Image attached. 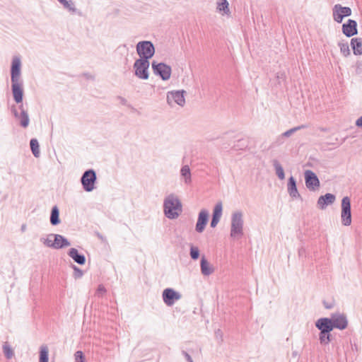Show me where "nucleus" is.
<instances>
[{
    "label": "nucleus",
    "mask_w": 362,
    "mask_h": 362,
    "mask_svg": "<svg viewBox=\"0 0 362 362\" xmlns=\"http://www.w3.org/2000/svg\"><path fill=\"white\" fill-rule=\"evenodd\" d=\"M323 305H324V307L326 309H332L334 307V303L333 302L328 303V302L324 300L323 301Z\"/></svg>",
    "instance_id": "obj_42"
},
{
    "label": "nucleus",
    "mask_w": 362,
    "mask_h": 362,
    "mask_svg": "<svg viewBox=\"0 0 362 362\" xmlns=\"http://www.w3.org/2000/svg\"><path fill=\"white\" fill-rule=\"evenodd\" d=\"M305 182L306 187L310 191H316L320 186V180L317 175L310 170H305L304 173Z\"/></svg>",
    "instance_id": "obj_9"
},
{
    "label": "nucleus",
    "mask_w": 362,
    "mask_h": 362,
    "mask_svg": "<svg viewBox=\"0 0 362 362\" xmlns=\"http://www.w3.org/2000/svg\"><path fill=\"white\" fill-rule=\"evenodd\" d=\"M342 33L347 37H351L357 35V22L353 19H349L345 23L342 25Z\"/></svg>",
    "instance_id": "obj_17"
},
{
    "label": "nucleus",
    "mask_w": 362,
    "mask_h": 362,
    "mask_svg": "<svg viewBox=\"0 0 362 362\" xmlns=\"http://www.w3.org/2000/svg\"><path fill=\"white\" fill-rule=\"evenodd\" d=\"M243 212L235 211L231 216V226L230 235L233 238L242 237L243 235Z\"/></svg>",
    "instance_id": "obj_2"
},
{
    "label": "nucleus",
    "mask_w": 362,
    "mask_h": 362,
    "mask_svg": "<svg viewBox=\"0 0 362 362\" xmlns=\"http://www.w3.org/2000/svg\"><path fill=\"white\" fill-rule=\"evenodd\" d=\"M182 211V205L178 197L174 194L168 195L163 201V212L169 219H175Z\"/></svg>",
    "instance_id": "obj_1"
},
{
    "label": "nucleus",
    "mask_w": 362,
    "mask_h": 362,
    "mask_svg": "<svg viewBox=\"0 0 362 362\" xmlns=\"http://www.w3.org/2000/svg\"><path fill=\"white\" fill-rule=\"evenodd\" d=\"M215 334H216V337H220L221 338H222V332H221V329H217L215 332Z\"/></svg>",
    "instance_id": "obj_45"
},
{
    "label": "nucleus",
    "mask_w": 362,
    "mask_h": 362,
    "mask_svg": "<svg viewBox=\"0 0 362 362\" xmlns=\"http://www.w3.org/2000/svg\"><path fill=\"white\" fill-rule=\"evenodd\" d=\"M355 124L357 127L362 129V115L356 119Z\"/></svg>",
    "instance_id": "obj_43"
},
{
    "label": "nucleus",
    "mask_w": 362,
    "mask_h": 362,
    "mask_svg": "<svg viewBox=\"0 0 362 362\" xmlns=\"http://www.w3.org/2000/svg\"><path fill=\"white\" fill-rule=\"evenodd\" d=\"M3 351H4V355L6 356V357L8 359H10L13 357V351L11 349V346L8 344L7 342L4 343L3 345Z\"/></svg>",
    "instance_id": "obj_35"
},
{
    "label": "nucleus",
    "mask_w": 362,
    "mask_h": 362,
    "mask_svg": "<svg viewBox=\"0 0 362 362\" xmlns=\"http://www.w3.org/2000/svg\"><path fill=\"white\" fill-rule=\"evenodd\" d=\"M71 267L74 269L73 276L75 279H80L83 276V272L82 269H81L80 268H78V267H76L74 264H71Z\"/></svg>",
    "instance_id": "obj_36"
},
{
    "label": "nucleus",
    "mask_w": 362,
    "mask_h": 362,
    "mask_svg": "<svg viewBox=\"0 0 362 362\" xmlns=\"http://www.w3.org/2000/svg\"><path fill=\"white\" fill-rule=\"evenodd\" d=\"M209 222V211L203 209H202L199 214L197 218V221L195 226V230L199 233H202L207 225Z\"/></svg>",
    "instance_id": "obj_16"
},
{
    "label": "nucleus",
    "mask_w": 362,
    "mask_h": 362,
    "mask_svg": "<svg viewBox=\"0 0 362 362\" xmlns=\"http://www.w3.org/2000/svg\"><path fill=\"white\" fill-rule=\"evenodd\" d=\"M118 99L120 100V102H121V103H122V105H126V103H127V100H126L124 98L121 97V96H119V97H118Z\"/></svg>",
    "instance_id": "obj_44"
},
{
    "label": "nucleus",
    "mask_w": 362,
    "mask_h": 362,
    "mask_svg": "<svg viewBox=\"0 0 362 362\" xmlns=\"http://www.w3.org/2000/svg\"><path fill=\"white\" fill-rule=\"evenodd\" d=\"M68 255L70 257L73 259V260L80 264L83 265L86 263V257L84 255L78 252V250L74 247H71L69 250Z\"/></svg>",
    "instance_id": "obj_23"
},
{
    "label": "nucleus",
    "mask_w": 362,
    "mask_h": 362,
    "mask_svg": "<svg viewBox=\"0 0 362 362\" xmlns=\"http://www.w3.org/2000/svg\"><path fill=\"white\" fill-rule=\"evenodd\" d=\"M334 329L344 330L348 327V319L345 314L339 312L332 313L330 315Z\"/></svg>",
    "instance_id": "obj_13"
},
{
    "label": "nucleus",
    "mask_w": 362,
    "mask_h": 362,
    "mask_svg": "<svg viewBox=\"0 0 362 362\" xmlns=\"http://www.w3.org/2000/svg\"><path fill=\"white\" fill-rule=\"evenodd\" d=\"M22 80L21 61L18 56H14L11 66V81Z\"/></svg>",
    "instance_id": "obj_14"
},
{
    "label": "nucleus",
    "mask_w": 362,
    "mask_h": 362,
    "mask_svg": "<svg viewBox=\"0 0 362 362\" xmlns=\"http://www.w3.org/2000/svg\"><path fill=\"white\" fill-rule=\"evenodd\" d=\"M284 73H278L277 74V78H284Z\"/></svg>",
    "instance_id": "obj_47"
},
{
    "label": "nucleus",
    "mask_w": 362,
    "mask_h": 362,
    "mask_svg": "<svg viewBox=\"0 0 362 362\" xmlns=\"http://www.w3.org/2000/svg\"><path fill=\"white\" fill-rule=\"evenodd\" d=\"M23 80L11 81V90L13 100L16 103H21L23 99Z\"/></svg>",
    "instance_id": "obj_15"
},
{
    "label": "nucleus",
    "mask_w": 362,
    "mask_h": 362,
    "mask_svg": "<svg viewBox=\"0 0 362 362\" xmlns=\"http://www.w3.org/2000/svg\"><path fill=\"white\" fill-rule=\"evenodd\" d=\"M200 267L202 274L204 276H209L214 272L213 267L210 265L209 262L204 256L202 257L200 261Z\"/></svg>",
    "instance_id": "obj_24"
},
{
    "label": "nucleus",
    "mask_w": 362,
    "mask_h": 362,
    "mask_svg": "<svg viewBox=\"0 0 362 362\" xmlns=\"http://www.w3.org/2000/svg\"><path fill=\"white\" fill-rule=\"evenodd\" d=\"M49 222L51 225L54 226H57L61 223L59 218V209L57 205L52 208L49 216Z\"/></svg>",
    "instance_id": "obj_26"
},
{
    "label": "nucleus",
    "mask_w": 362,
    "mask_h": 362,
    "mask_svg": "<svg viewBox=\"0 0 362 362\" xmlns=\"http://www.w3.org/2000/svg\"><path fill=\"white\" fill-rule=\"evenodd\" d=\"M339 47H340L341 53L344 56L347 57L350 54V49L347 42H339Z\"/></svg>",
    "instance_id": "obj_34"
},
{
    "label": "nucleus",
    "mask_w": 362,
    "mask_h": 362,
    "mask_svg": "<svg viewBox=\"0 0 362 362\" xmlns=\"http://www.w3.org/2000/svg\"><path fill=\"white\" fill-rule=\"evenodd\" d=\"M70 245L71 243L69 240L62 235L51 233L47 237V247L59 250L68 247Z\"/></svg>",
    "instance_id": "obj_7"
},
{
    "label": "nucleus",
    "mask_w": 362,
    "mask_h": 362,
    "mask_svg": "<svg viewBox=\"0 0 362 362\" xmlns=\"http://www.w3.org/2000/svg\"><path fill=\"white\" fill-rule=\"evenodd\" d=\"M341 220L342 225L349 226L351 224V205L349 197H344L341 204Z\"/></svg>",
    "instance_id": "obj_8"
},
{
    "label": "nucleus",
    "mask_w": 362,
    "mask_h": 362,
    "mask_svg": "<svg viewBox=\"0 0 362 362\" xmlns=\"http://www.w3.org/2000/svg\"><path fill=\"white\" fill-rule=\"evenodd\" d=\"M40 240H41V242H42V243H43V244H45V238H40Z\"/></svg>",
    "instance_id": "obj_50"
},
{
    "label": "nucleus",
    "mask_w": 362,
    "mask_h": 362,
    "mask_svg": "<svg viewBox=\"0 0 362 362\" xmlns=\"http://www.w3.org/2000/svg\"><path fill=\"white\" fill-rule=\"evenodd\" d=\"M149 66L150 62L146 59H136L133 65L134 75L140 79L147 80L149 78Z\"/></svg>",
    "instance_id": "obj_5"
},
{
    "label": "nucleus",
    "mask_w": 362,
    "mask_h": 362,
    "mask_svg": "<svg viewBox=\"0 0 362 362\" xmlns=\"http://www.w3.org/2000/svg\"><path fill=\"white\" fill-rule=\"evenodd\" d=\"M19 108L21 109L20 114H18L15 107H13L11 111L14 116L19 119L21 126L23 128H26L28 126L30 122L28 114L27 111L24 110L23 105L22 104L19 106Z\"/></svg>",
    "instance_id": "obj_19"
},
{
    "label": "nucleus",
    "mask_w": 362,
    "mask_h": 362,
    "mask_svg": "<svg viewBox=\"0 0 362 362\" xmlns=\"http://www.w3.org/2000/svg\"><path fill=\"white\" fill-rule=\"evenodd\" d=\"M189 255L192 259H198L200 255V251L199 247L191 244L189 249Z\"/></svg>",
    "instance_id": "obj_32"
},
{
    "label": "nucleus",
    "mask_w": 362,
    "mask_h": 362,
    "mask_svg": "<svg viewBox=\"0 0 362 362\" xmlns=\"http://www.w3.org/2000/svg\"><path fill=\"white\" fill-rule=\"evenodd\" d=\"M223 211V205L222 202H218L213 209L212 217L210 223V226L211 228H215L218 223L220 218L222 216Z\"/></svg>",
    "instance_id": "obj_22"
},
{
    "label": "nucleus",
    "mask_w": 362,
    "mask_h": 362,
    "mask_svg": "<svg viewBox=\"0 0 362 362\" xmlns=\"http://www.w3.org/2000/svg\"><path fill=\"white\" fill-rule=\"evenodd\" d=\"M180 174L185 179V182L186 184H189L191 182V171L190 168L187 165H185L182 167L180 170Z\"/></svg>",
    "instance_id": "obj_30"
},
{
    "label": "nucleus",
    "mask_w": 362,
    "mask_h": 362,
    "mask_svg": "<svg viewBox=\"0 0 362 362\" xmlns=\"http://www.w3.org/2000/svg\"><path fill=\"white\" fill-rule=\"evenodd\" d=\"M305 128V125H300V126H298V127H295L293 128H291L287 131H286L284 134H283V136H286V137H288L290 136L292 134L295 133L296 132H297L298 130H300L301 129H303Z\"/></svg>",
    "instance_id": "obj_37"
},
{
    "label": "nucleus",
    "mask_w": 362,
    "mask_h": 362,
    "mask_svg": "<svg viewBox=\"0 0 362 362\" xmlns=\"http://www.w3.org/2000/svg\"><path fill=\"white\" fill-rule=\"evenodd\" d=\"M30 147L32 153L35 158H39L40 156V144L37 139H31L30 141Z\"/></svg>",
    "instance_id": "obj_28"
},
{
    "label": "nucleus",
    "mask_w": 362,
    "mask_h": 362,
    "mask_svg": "<svg viewBox=\"0 0 362 362\" xmlns=\"http://www.w3.org/2000/svg\"><path fill=\"white\" fill-rule=\"evenodd\" d=\"M185 93L186 92L184 90L169 91L167 93L168 104L172 106L173 103H175L181 107H183L185 104V98L184 95Z\"/></svg>",
    "instance_id": "obj_12"
},
{
    "label": "nucleus",
    "mask_w": 362,
    "mask_h": 362,
    "mask_svg": "<svg viewBox=\"0 0 362 362\" xmlns=\"http://www.w3.org/2000/svg\"><path fill=\"white\" fill-rule=\"evenodd\" d=\"M58 1L60 4H62L64 6V7L69 11H71L73 13L76 11L75 6L71 0H58Z\"/></svg>",
    "instance_id": "obj_33"
},
{
    "label": "nucleus",
    "mask_w": 362,
    "mask_h": 362,
    "mask_svg": "<svg viewBox=\"0 0 362 362\" xmlns=\"http://www.w3.org/2000/svg\"><path fill=\"white\" fill-rule=\"evenodd\" d=\"M315 327L320 331L331 332L333 329V325L330 317H321L315 322Z\"/></svg>",
    "instance_id": "obj_20"
},
{
    "label": "nucleus",
    "mask_w": 362,
    "mask_h": 362,
    "mask_svg": "<svg viewBox=\"0 0 362 362\" xmlns=\"http://www.w3.org/2000/svg\"><path fill=\"white\" fill-rule=\"evenodd\" d=\"M217 11L222 15H228L230 13L229 4L227 0H218L217 2Z\"/></svg>",
    "instance_id": "obj_27"
},
{
    "label": "nucleus",
    "mask_w": 362,
    "mask_h": 362,
    "mask_svg": "<svg viewBox=\"0 0 362 362\" xmlns=\"http://www.w3.org/2000/svg\"><path fill=\"white\" fill-rule=\"evenodd\" d=\"M25 229H26V226H25V225H24V224H23V225H22V226H21V230H22L23 232H24V231L25 230Z\"/></svg>",
    "instance_id": "obj_48"
},
{
    "label": "nucleus",
    "mask_w": 362,
    "mask_h": 362,
    "mask_svg": "<svg viewBox=\"0 0 362 362\" xmlns=\"http://www.w3.org/2000/svg\"><path fill=\"white\" fill-rule=\"evenodd\" d=\"M242 142H243V140H238L236 146H246V145L242 144Z\"/></svg>",
    "instance_id": "obj_46"
},
{
    "label": "nucleus",
    "mask_w": 362,
    "mask_h": 362,
    "mask_svg": "<svg viewBox=\"0 0 362 362\" xmlns=\"http://www.w3.org/2000/svg\"><path fill=\"white\" fill-rule=\"evenodd\" d=\"M46 360H47V362H48L49 357H48V349L47 348V358H46Z\"/></svg>",
    "instance_id": "obj_52"
},
{
    "label": "nucleus",
    "mask_w": 362,
    "mask_h": 362,
    "mask_svg": "<svg viewBox=\"0 0 362 362\" xmlns=\"http://www.w3.org/2000/svg\"><path fill=\"white\" fill-rule=\"evenodd\" d=\"M151 68L153 74L159 76L163 81H167L171 76L172 68L164 62L153 61Z\"/></svg>",
    "instance_id": "obj_6"
},
{
    "label": "nucleus",
    "mask_w": 362,
    "mask_h": 362,
    "mask_svg": "<svg viewBox=\"0 0 362 362\" xmlns=\"http://www.w3.org/2000/svg\"><path fill=\"white\" fill-rule=\"evenodd\" d=\"M272 164L274 168V170H275L277 177L280 180H284L285 178V173H284V168L281 166V165L280 164V163L276 159H274L272 160Z\"/></svg>",
    "instance_id": "obj_29"
},
{
    "label": "nucleus",
    "mask_w": 362,
    "mask_h": 362,
    "mask_svg": "<svg viewBox=\"0 0 362 362\" xmlns=\"http://www.w3.org/2000/svg\"><path fill=\"white\" fill-rule=\"evenodd\" d=\"M182 354L185 356L187 362H193V360L190 355L185 351H182Z\"/></svg>",
    "instance_id": "obj_41"
},
{
    "label": "nucleus",
    "mask_w": 362,
    "mask_h": 362,
    "mask_svg": "<svg viewBox=\"0 0 362 362\" xmlns=\"http://www.w3.org/2000/svg\"><path fill=\"white\" fill-rule=\"evenodd\" d=\"M287 191L291 198L302 199V197L297 189L296 180L293 176L288 179Z\"/></svg>",
    "instance_id": "obj_21"
},
{
    "label": "nucleus",
    "mask_w": 362,
    "mask_h": 362,
    "mask_svg": "<svg viewBox=\"0 0 362 362\" xmlns=\"http://www.w3.org/2000/svg\"><path fill=\"white\" fill-rule=\"evenodd\" d=\"M82 187L86 192H90L96 188L97 175L94 169H88L83 172L80 179Z\"/></svg>",
    "instance_id": "obj_3"
},
{
    "label": "nucleus",
    "mask_w": 362,
    "mask_h": 362,
    "mask_svg": "<svg viewBox=\"0 0 362 362\" xmlns=\"http://www.w3.org/2000/svg\"><path fill=\"white\" fill-rule=\"evenodd\" d=\"M332 14L334 20L340 23L344 18L351 15V9L348 6H342L341 4H336L332 8Z\"/></svg>",
    "instance_id": "obj_11"
},
{
    "label": "nucleus",
    "mask_w": 362,
    "mask_h": 362,
    "mask_svg": "<svg viewBox=\"0 0 362 362\" xmlns=\"http://www.w3.org/2000/svg\"><path fill=\"white\" fill-rule=\"evenodd\" d=\"M351 47L355 55L362 54V39L354 37L351 40Z\"/></svg>",
    "instance_id": "obj_25"
},
{
    "label": "nucleus",
    "mask_w": 362,
    "mask_h": 362,
    "mask_svg": "<svg viewBox=\"0 0 362 362\" xmlns=\"http://www.w3.org/2000/svg\"><path fill=\"white\" fill-rule=\"evenodd\" d=\"M162 298L166 305L172 306L177 300L182 298V295L172 288H167L163 291Z\"/></svg>",
    "instance_id": "obj_10"
},
{
    "label": "nucleus",
    "mask_w": 362,
    "mask_h": 362,
    "mask_svg": "<svg viewBox=\"0 0 362 362\" xmlns=\"http://www.w3.org/2000/svg\"><path fill=\"white\" fill-rule=\"evenodd\" d=\"M136 52L139 56V59L149 61L155 54V47L153 43L149 40H143L137 43L136 46Z\"/></svg>",
    "instance_id": "obj_4"
},
{
    "label": "nucleus",
    "mask_w": 362,
    "mask_h": 362,
    "mask_svg": "<svg viewBox=\"0 0 362 362\" xmlns=\"http://www.w3.org/2000/svg\"><path fill=\"white\" fill-rule=\"evenodd\" d=\"M107 292V290L103 284H100L98 286L97 291H96V296H98L100 298H102Z\"/></svg>",
    "instance_id": "obj_39"
},
{
    "label": "nucleus",
    "mask_w": 362,
    "mask_h": 362,
    "mask_svg": "<svg viewBox=\"0 0 362 362\" xmlns=\"http://www.w3.org/2000/svg\"><path fill=\"white\" fill-rule=\"evenodd\" d=\"M75 362H85V356L82 351H77L74 354Z\"/></svg>",
    "instance_id": "obj_38"
},
{
    "label": "nucleus",
    "mask_w": 362,
    "mask_h": 362,
    "mask_svg": "<svg viewBox=\"0 0 362 362\" xmlns=\"http://www.w3.org/2000/svg\"><path fill=\"white\" fill-rule=\"evenodd\" d=\"M352 349H355L356 351L358 350V346L356 344H354V346H352Z\"/></svg>",
    "instance_id": "obj_49"
},
{
    "label": "nucleus",
    "mask_w": 362,
    "mask_h": 362,
    "mask_svg": "<svg viewBox=\"0 0 362 362\" xmlns=\"http://www.w3.org/2000/svg\"><path fill=\"white\" fill-rule=\"evenodd\" d=\"M331 332L320 331L319 340L321 344H328L332 340Z\"/></svg>",
    "instance_id": "obj_31"
},
{
    "label": "nucleus",
    "mask_w": 362,
    "mask_h": 362,
    "mask_svg": "<svg viewBox=\"0 0 362 362\" xmlns=\"http://www.w3.org/2000/svg\"><path fill=\"white\" fill-rule=\"evenodd\" d=\"M40 362H45V345L40 346Z\"/></svg>",
    "instance_id": "obj_40"
},
{
    "label": "nucleus",
    "mask_w": 362,
    "mask_h": 362,
    "mask_svg": "<svg viewBox=\"0 0 362 362\" xmlns=\"http://www.w3.org/2000/svg\"><path fill=\"white\" fill-rule=\"evenodd\" d=\"M336 200V196L332 193H326L319 197L317 206L320 209H325L329 205L332 204Z\"/></svg>",
    "instance_id": "obj_18"
},
{
    "label": "nucleus",
    "mask_w": 362,
    "mask_h": 362,
    "mask_svg": "<svg viewBox=\"0 0 362 362\" xmlns=\"http://www.w3.org/2000/svg\"><path fill=\"white\" fill-rule=\"evenodd\" d=\"M98 237L101 239L102 240H103V237L102 235H100V233H98Z\"/></svg>",
    "instance_id": "obj_51"
}]
</instances>
